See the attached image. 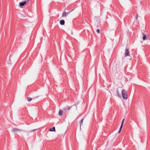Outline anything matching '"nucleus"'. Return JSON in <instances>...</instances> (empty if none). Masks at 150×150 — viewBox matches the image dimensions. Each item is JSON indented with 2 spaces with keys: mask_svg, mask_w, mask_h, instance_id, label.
Wrapping results in <instances>:
<instances>
[{
  "mask_svg": "<svg viewBox=\"0 0 150 150\" xmlns=\"http://www.w3.org/2000/svg\"><path fill=\"white\" fill-rule=\"evenodd\" d=\"M122 94L123 98L124 99H127V94L125 89H123L122 91Z\"/></svg>",
  "mask_w": 150,
  "mask_h": 150,
  "instance_id": "1",
  "label": "nucleus"
},
{
  "mask_svg": "<svg viewBox=\"0 0 150 150\" xmlns=\"http://www.w3.org/2000/svg\"><path fill=\"white\" fill-rule=\"evenodd\" d=\"M30 0H27L26 1H24L23 2H21L19 3V6L21 7L23 6H24L26 4L27 5H28V2Z\"/></svg>",
  "mask_w": 150,
  "mask_h": 150,
  "instance_id": "2",
  "label": "nucleus"
},
{
  "mask_svg": "<svg viewBox=\"0 0 150 150\" xmlns=\"http://www.w3.org/2000/svg\"><path fill=\"white\" fill-rule=\"evenodd\" d=\"M71 107L72 106H67V107L64 108L63 110L65 112H67L69 110Z\"/></svg>",
  "mask_w": 150,
  "mask_h": 150,
  "instance_id": "3",
  "label": "nucleus"
},
{
  "mask_svg": "<svg viewBox=\"0 0 150 150\" xmlns=\"http://www.w3.org/2000/svg\"><path fill=\"white\" fill-rule=\"evenodd\" d=\"M130 55V54L129 50L127 48H126L125 50V57H127L129 56Z\"/></svg>",
  "mask_w": 150,
  "mask_h": 150,
  "instance_id": "4",
  "label": "nucleus"
},
{
  "mask_svg": "<svg viewBox=\"0 0 150 150\" xmlns=\"http://www.w3.org/2000/svg\"><path fill=\"white\" fill-rule=\"evenodd\" d=\"M21 130L16 128H13L12 129V132H15L17 131H21Z\"/></svg>",
  "mask_w": 150,
  "mask_h": 150,
  "instance_id": "5",
  "label": "nucleus"
},
{
  "mask_svg": "<svg viewBox=\"0 0 150 150\" xmlns=\"http://www.w3.org/2000/svg\"><path fill=\"white\" fill-rule=\"evenodd\" d=\"M70 12V11L69 12L67 13H66L65 11H64L63 12L62 15V17H66L67 16V14L69 13Z\"/></svg>",
  "mask_w": 150,
  "mask_h": 150,
  "instance_id": "6",
  "label": "nucleus"
},
{
  "mask_svg": "<svg viewBox=\"0 0 150 150\" xmlns=\"http://www.w3.org/2000/svg\"><path fill=\"white\" fill-rule=\"evenodd\" d=\"M124 119L122 121V122L121 126L120 127V129H119V132H118V133H120V132H121V131L122 127H123V122H124Z\"/></svg>",
  "mask_w": 150,
  "mask_h": 150,
  "instance_id": "7",
  "label": "nucleus"
},
{
  "mask_svg": "<svg viewBox=\"0 0 150 150\" xmlns=\"http://www.w3.org/2000/svg\"><path fill=\"white\" fill-rule=\"evenodd\" d=\"M65 21L64 20H62L60 21V24L61 25H63L64 24Z\"/></svg>",
  "mask_w": 150,
  "mask_h": 150,
  "instance_id": "8",
  "label": "nucleus"
},
{
  "mask_svg": "<svg viewBox=\"0 0 150 150\" xmlns=\"http://www.w3.org/2000/svg\"><path fill=\"white\" fill-rule=\"evenodd\" d=\"M63 112V110H60L59 112V115L60 116H62V115Z\"/></svg>",
  "mask_w": 150,
  "mask_h": 150,
  "instance_id": "9",
  "label": "nucleus"
},
{
  "mask_svg": "<svg viewBox=\"0 0 150 150\" xmlns=\"http://www.w3.org/2000/svg\"><path fill=\"white\" fill-rule=\"evenodd\" d=\"M116 91H117V96L119 97H121V94L119 92V90H118V89H117V90Z\"/></svg>",
  "mask_w": 150,
  "mask_h": 150,
  "instance_id": "10",
  "label": "nucleus"
},
{
  "mask_svg": "<svg viewBox=\"0 0 150 150\" xmlns=\"http://www.w3.org/2000/svg\"><path fill=\"white\" fill-rule=\"evenodd\" d=\"M143 40H144L146 38V35L144 33H143Z\"/></svg>",
  "mask_w": 150,
  "mask_h": 150,
  "instance_id": "11",
  "label": "nucleus"
},
{
  "mask_svg": "<svg viewBox=\"0 0 150 150\" xmlns=\"http://www.w3.org/2000/svg\"><path fill=\"white\" fill-rule=\"evenodd\" d=\"M49 130L50 131H55V127H53L52 128L50 129Z\"/></svg>",
  "mask_w": 150,
  "mask_h": 150,
  "instance_id": "12",
  "label": "nucleus"
},
{
  "mask_svg": "<svg viewBox=\"0 0 150 150\" xmlns=\"http://www.w3.org/2000/svg\"><path fill=\"white\" fill-rule=\"evenodd\" d=\"M27 100L28 101L30 102L32 100V98L30 97H27Z\"/></svg>",
  "mask_w": 150,
  "mask_h": 150,
  "instance_id": "13",
  "label": "nucleus"
},
{
  "mask_svg": "<svg viewBox=\"0 0 150 150\" xmlns=\"http://www.w3.org/2000/svg\"><path fill=\"white\" fill-rule=\"evenodd\" d=\"M83 120H84V119L83 118V119H81V120L80 121V127H81V125L82 123Z\"/></svg>",
  "mask_w": 150,
  "mask_h": 150,
  "instance_id": "14",
  "label": "nucleus"
},
{
  "mask_svg": "<svg viewBox=\"0 0 150 150\" xmlns=\"http://www.w3.org/2000/svg\"><path fill=\"white\" fill-rule=\"evenodd\" d=\"M37 130V129H32V130H30V132H33L36 130Z\"/></svg>",
  "mask_w": 150,
  "mask_h": 150,
  "instance_id": "15",
  "label": "nucleus"
},
{
  "mask_svg": "<svg viewBox=\"0 0 150 150\" xmlns=\"http://www.w3.org/2000/svg\"><path fill=\"white\" fill-rule=\"evenodd\" d=\"M96 32H97L98 33H99L100 32V30L99 29H98L97 30Z\"/></svg>",
  "mask_w": 150,
  "mask_h": 150,
  "instance_id": "16",
  "label": "nucleus"
},
{
  "mask_svg": "<svg viewBox=\"0 0 150 150\" xmlns=\"http://www.w3.org/2000/svg\"><path fill=\"white\" fill-rule=\"evenodd\" d=\"M138 16V14H137V15H136V20H137Z\"/></svg>",
  "mask_w": 150,
  "mask_h": 150,
  "instance_id": "17",
  "label": "nucleus"
}]
</instances>
